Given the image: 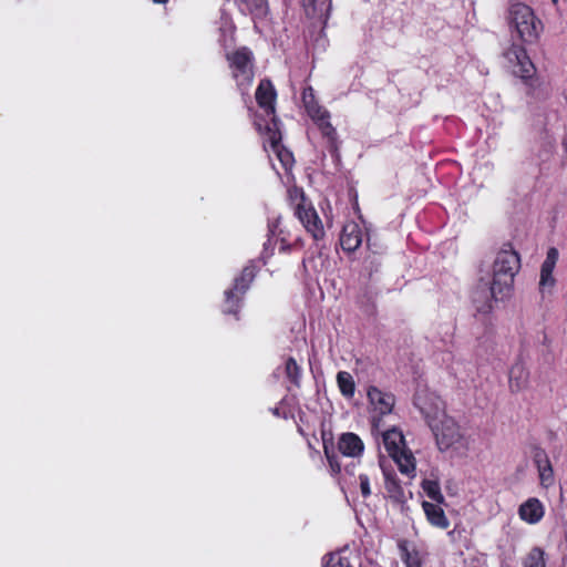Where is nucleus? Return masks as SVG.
Wrapping results in <instances>:
<instances>
[{"mask_svg":"<svg viewBox=\"0 0 567 567\" xmlns=\"http://www.w3.org/2000/svg\"><path fill=\"white\" fill-rule=\"evenodd\" d=\"M520 269V257L513 249H502L493 264V279L489 286V298L482 303L476 305V311L483 315H489L493 309V302H503L512 297L514 289V278Z\"/></svg>","mask_w":567,"mask_h":567,"instance_id":"nucleus-1","label":"nucleus"},{"mask_svg":"<svg viewBox=\"0 0 567 567\" xmlns=\"http://www.w3.org/2000/svg\"><path fill=\"white\" fill-rule=\"evenodd\" d=\"M503 56L511 73L519 79L525 86L527 97L533 101H545L549 97L548 91L544 87V83L537 74L534 62L522 44L512 43L503 52Z\"/></svg>","mask_w":567,"mask_h":567,"instance_id":"nucleus-2","label":"nucleus"},{"mask_svg":"<svg viewBox=\"0 0 567 567\" xmlns=\"http://www.w3.org/2000/svg\"><path fill=\"white\" fill-rule=\"evenodd\" d=\"M301 100L307 114L317 125L322 137L326 140L329 153L332 156H339L338 133L330 122V112L318 103L312 86L303 89Z\"/></svg>","mask_w":567,"mask_h":567,"instance_id":"nucleus-3","label":"nucleus"},{"mask_svg":"<svg viewBox=\"0 0 567 567\" xmlns=\"http://www.w3.org/2000/svg\"><path fill=\"white\" fill-rule=\"evenodd\" d=\"M508 23L525 44L537 43L544 29L542 20L536 17L533 9L518 1L509 6Z\"/></svg>","mask_w":567,"mask_h":567,"instance_id":"nucleus-4","label":"nucleus"},{"mask_svg":"<svg viewBox=\"0 0 567 567\" xmlns=\"http://www.w3.org/2000/svg\"><path fill=\"white\" fill-rule=\"evenodd\" d=\"M287 196L295 216L300 220L307 233L316 241L323 239L326 231L322 220L312 204L307 199L303 189L291 186L287 190Z\"/></svg>","mask_w":567,"mask_h":567,"instance_id":"nucleus-5","label":"nucleus"},{"mask_svg":"<svg viewBox=\"0 0 567 567\" xmlns=\"http://www.w3.org/2000/svg\"><path fill=\"white\" fill-rule=\"evenodd\" d=\"M226 60L238 90L245 93L255 79L252 51L248 47H239L231 52H227Z\"/></svg>","mask_w":567,"mask_h":567,"instance_id":"nucleus-6","label":"nucleus"},{"mask_svg":"<svg viewBox=\"0 0 567 567\" xmlns=\"http://www.w3.org/2000/svg\"><path fill=\"white\" fill-rule=\"evenodd\" d=\"M367 398L371 406V427L373 431H382L384 425L383 417L393 412L395 396L391 392H385L375 385H369Z\"/></svg>","mask_w":567,"mask_h":567,"instance_id":"nucleus-7","label":"nucleus"},{"mask_svg":"<svg viewBox=\"0 0 567 567\" xmlns=\"http://www.w3.org/2000/svg\"><path fill=\"white\" fill-rule=\"evenodd\" d=\"M413 403L424 417L429 427L447 415L445 402L440 395L429 390L416 392Z\"/></svg>","mask_w":567,"mask_h":567,"instance_id":"nucleus-8","label":"nucleus"},{"mask_svg":"<svg viewBox=\"0 0 567 567\" xmlns=\"http://www.w3.org/2000/svg\"><path fill=\"white\" fill-rule=\"evenodd\" d=\"M430 429L435 437L437 449L441 452L450 450L463 440V433L461 432L460 425L449 415L440 420Z\"/></svg>","mask_w":567,"mask_h":567,"instance_id":"nucleus-9","label":"nucleus"},{"mask_svg":"<svg viewBox=\"0 0 567 567\" xmlns=\"http://www.w3.org/2000/svg\"><path fill=\"white\" fill-rule=\"evenodd\" d=\"M248 110L252 116V123L256 131L260 135L267 137V142L269 143L271 151L281 146L282 135L279 128V120L277 115L270 116V121L267 122L264 116L254 112L252 109L249 107Z\"/></svg>","mask_w":567,"mask_h":567,"instance_id":"nucleus-10","label":"nucleus"},{"mask_svg":"<svg viewBox=\"0 0 567 567\" xmlns=\"http://www.w3.org/2000/svg\"><path fill=\"white\" fill-rule=\"evenodd\" d=\"M279 220L269 225V238L268 241L264 245L262 259L269 258L272 256V250L268 251V245L271 244V237L277 236V241L280 243L279 252H290L292 249H301L305 246L303 240L300 237H296L292 241L285 235L282 229L278 230Z\"/></svg>","mask_w":567,"mask_h":567,"instance_id":"nucleus-11","label":"nucleus"},{"mask_svg":"<svg viewBox=\"0 0 567 567\" xmlns=\"http://www.w3.org/2000/svg\"><path fill=\"white\" fill-rule=\"evenodd\" d=\"M255 99L258 106L265 112V115L270 117L276 115V100L277 92L272 82L268 79H262L255 93Z\"/></svg>","mask_w":567,"mask_h":567,"instance_id":"nucleus-12","label":"nucleus"},{"mask_svg":"<svg viewBox=\"0 0 567 567\" xmlns=\"http://www.w3.org/2000/svg\"><path fill=\"white\" fill-rule=\"evenodd\" d=\"M545 512V505L537 497H529L519 505L517 514L526 524L536 525L544 518Z\"/></svg>","mask_w":567,"mask_h":567,"instance_id":"nucleus-13","label":"nucleus"},{"mask_svg":"<svg viewBox=\"0 0 567 567\" xmlns=\"http://www.w3.org/2000/svg\"><path fill=\"white\" fill-rule=\"evenodd\" d=\"M363 234L359 224L348 221L343 225L340 235V245L344 251L353 252L362 244Z\"/></svg>","mask_w":567,"mask_h":567,"instance_id":"nucleus-14","label":"nucleus"},{"mask_svg":"<svg viewBox=\"0 0 567 567\" xmlns=\"http://www.w3.org/2000/svg\"><path fill=\"white\" fill-rule=\"evenodd\" d=\"M382 473L384 476V487L390 499L400 505L406 503L405 492L395 471L392 467L382 466Z\"/></svg>","mask_w":567,"mask_h":567,"instance_id":"nucleus-15","label":"nucleus"},{"mask_svg":"<svg viewBox=\"0 0 567 567\" xmlns=\"http://www.w3.org/2000/svg\"><path fill=\"white\" fill-rule=\"evenodd\" d=\"M338 450L344 456L358 457L362 455L364 451V444L359 435L352 432H347L339 436Z\"/></svg>","mask_w":567,"mask_h":567,"instance_id":"nucleus-16","label":"nucleus"},{"mask_svg":"<svg viewBox=\"0 0 567 567\" xmlns=\"http://www.w3.org/2000/svg\"><path fill=\"white\" fill-rule=\"evenodd\" d=\"M442 504H439L436 502H422V509L425 514L427 523L439 529H447L450 526V520L447 516L445 515V512Z\"/></svg>","mask_w":567,"mask_h":567,"instance_id":"nucleus-17","label":"nucleus"},{"mask_svg":"<svg viewBox=\"0 0 567 567\" xmlns=\"http://www.w3.org/2000/svg\"><path fill=\"white\" fill-rule=\"evenodd\" d=\"M358 557L348 548L330 553L323 557L322 567H355Z\"/></svg>","mask_w":567,"mask_h":567,"instance_id":"nucleus-18","label":"nucleus"},{"mask_svg":"<svg viewBox=\"0 0 567 567\" xmlns=\"http://www.w3.org/2000/svg\"><path fill=\"white\" fill-rule=\"evenodd\" d=\"M401 559L404 563L405 567H422L423 558L421 553L413 546L410 547L408 540L402 539L398 544Z\"/></svg>","mask_w":567,"mask_h":567,"instance_id":"nucleus-19","label":"nucleus"},{"mask_svg":"<svg viewBox=\"0 0 567 567\" xmlns=\"http://www.w3.org/2000/svg\"><path fill=\"white\" fill-rule=\"evenodd\" d=\"M383 443L389 455H394L404 449V436L398 429L382 430Z\"/></svg>","mask_w":567,"mask_h":567,"instance_id":"nucleus-20","label":"nucleus"},{"mask_svg":"<svg viewBox=\"0 0 567 567\" xmlns=\"http://www.w3.org/2000/svg\"><path fill=\"white\" fill-rule=\"evenodd\" d=\"M528 371L522 363H515L509 370V389L512 392H519L527 386Z\"/></svg>","mask_w":567,"mask_h":567,"instance_id":"nucleus-21","label":"nucleus"},{"mask_svg":"<svg viewBox=\"0 0 567 567\" xmlns=\"http://www.w3.org/2000/svg\"><path fill=\"white\" fill-rule=\"evenodd\" d=\"M257 267L250 262L245 266L238 277L235 278L234 288L240 295H245L257 275Z\"/></svg>","mask_w":567,"mask_h":567,"instance_id":"nucleus-22","label":"nucleus"},{"mask_svg":"<svg viewBox=\"0 0 567 567\" xmlns=\"http://www.w3.org/2000/svg\"><path fill=\"white\" fill-rule=\"evenodd\" d=\"M244 296L245 295H240L234 288L226 290L223 312L226 315H233L238 319V313L241 308Z\"/></svg>","mask_w":567,"mask_h":567,"instance_id":"nucleus-23","label":"nucleus"},{"mask_svg":"<svg viewBox=\"0 0 567 567\" xmlns=\"http://www.w3.org/2000/svg\"><path fill=\"white\" fill-rule=\"evenodd\" d=\"M391 457L395 461L402 474H405L408 476H414L415 458L410 451L402 449L396 454L391 455Z\"/></svg>","mask_w":567,"mask_h":567,"instance_id":"nucleus-24","label":"nucleus"},{"mask_svg":"<svg viewBox=\"0 0 567 567\" xmlns=\"http://www.w3.org/2000/svg\"><path fill=\"white\" fill-rule=\"evenodd\" d=\"M337 384L340 393L346 399H352L355 394V382L348 371H339L337 373Z\"/></svg>","mask_w":567,"mask_h":567,"instance_id":"nucleus-25","label":"nucleus"},{"mask_svg":"<svg viewBox=\"0 0 567 567\" xmlns=\"http://www.w3.org/2000/svg\"><path fill=\"white\" fill-rule=\"evenodd\" d=\"M301 6L308 18L321 17L330 8V0H301Z\"/></svg>","mask_w":567,"mask_h":567,"instance_id":"nucleus-26","label":"nucleus"},{"mask_svg":"<svg viewBox=\"0 0 567 567\" xmlns=\"http://www.w3.org/2000/svg\"><path fill=\"white\" fill-rule=\"evenodd\" d=\"M285 375L287 380L296 388L301 385L302 368L295 358L289 357L285 361Z\"/></svg>","mask_w":567,"mask_h":567,"instance_id":"nucleus-27","label":"nucleus"},{"mask_svg":"<svg viewBox=\"0 0 567 567\" xmlns=\"http://www.w3.org/2000/svg\"><path fill=\"white\" fill-rule=\"evenodd\" d=\"M323 441V452L324 456L328 461L330 471L332 474L337 475L341 472V464L339 462V456L334 451L332 439L327 440L324 436L322 437Z\"/></svg>","mask_w":567,"mask_h":567,"instance_id":"nucleus-28","label":"nucleus"},{"mask_svg":"<svg viewBox=\"0 0 567 567\" xmlns=\"http://www.w3.org/2000/svg\"><path fill=\"white\" fill-rule=\"evenodd\" d=\"M522 567H546L545 551L538 546L533 547L522 559Z\"/></svg>","mask_w":567,"mask_h":567,"instance_id":"nucleus-29","label":"nucleus"},{"mask_svg":"<svg viewBox=\"0 0 567 567\" xmlns=\"http://www.w3.org/2000/svg\"><path fill=\"white\" fill-rule=\"evenodd\" d=\"M421 486L424 493L427 495V497L431 498L433 502H436L439 504L445 503L444 495L441 492V486L437 481L423 480Z\"/></svg>","mask_w":567,"mask_h":567,"instance_id":"nucleus-30","label":"nucleus"},{"mask_svg":"<svg viewBox=\"0 0 567 567\" xmlns=\"http://www.w3.org/2000/svg\"><path fill=\"white\" fill-rule=\"evenodd\" d=\"M249 11V13L257 19L265 18L268 13L267 0H240Z\"/></svg>","mask_w":567,"mask_h":567,"instance_id":"nucleus-31","label":"nucleus"},{"mask_svg":"<svg viewBox=\"0 0 567 567\" xmlns=\"http://www.w3.org/2000/svg\"><path fill=\"white\" fill-rule=\"evenodd\" d=\"M272 152L276 154L278 161L282 165L286 172L290 171L295 165V157L290 150L286 146L281 145L277 148H274Z\"/></svg>","mask_w":567,"mask_h":567,"instance_id":"nucleus-32","label":"nucleus"},{"mask_svg":"<svg viewBox=\"0 0 567 567\" xmlns=\"http://www.w3.org/2000/svg\"><path fill=\"white\" fill-rule=\"evenodd\" d=\"M539 475L540 485L545 488L550 487L554 484V470L551 463L540 466L537 468Z\"/></svg>","mask_w":567,"mask_h":567,"instance_id":"nucleus-33","label":"nucleus"},{"mask_svg":"<svg viewBox=\"0 0 567 567\" xmlns=\"http://www.w3.org/2000/svg\"><path fill=\"white\" fill-rule=\"evenodd\" d=\"M558 256H559V252H558L557 248L550 247L547 250L546 258H545L544 262L542 264L540 270L554 272L555 266L558 260Z\"/></svg>","mask_w":567,"mask_h":567,"instance_id":"nucleus-34","label":"nucleus"},{"mask_svg":"<svg viewBox=\"0 0 567 567\" xmlns=\"http://www.w3.org/2000/svg\"><path fill=\"white\" fill-rule=\"evenodd\" d=\"M533 460H534V463L537 468L550 463V460H549L546 451L542 447H536L534 450Z\"/></svg>","mask_w":567,"mask_h":567,"instance_id":"nucleus-35","label":"nucleus"},{"mask_svg":"<svg viewBox=\"0 0 567 567\" xmlns=\"http://www.w3.org/2000/svg\"><path fill=\"white\" fill-rule=\"evenodd\" d=\"M555 278L553 272L540 270V279H539V289L544 292L547 288H553L555 286Z\"/></svg>","mask_w":567,"mask_h":567,"instance_id":"nucleus-36","label":"nucleus"},{"mask_svg":"<svg viewBox=\"0 0 567 567\" xmlns=\"http://www.w3.org/2000/svg\"><path fill=\"white\" fill-rule=\"evenodd\" d=\"M359 482H360V491L361 495L364 498H368L371 496V487H370V477L367 474H360L359 475Z\"/></svg>","mask_w":567,"mask_h":567,"instance_id":"nucleus-37","label":"nucleus"},{"mask_svg":"<svg viewBox=\"0 0 567 567\" xmlns=\"http://www.w3.org/2000/svg\"><path fill=\"white\" fill-rule=\"evenodd\" d=\"M379 267H380V262H379V261H377V259L373 257V258L370 260V271H369V276L371 277L373 271H378V270H379Z\"/></svg>","mask_w":567,"mask_h":567,"instance_id":"nucleus-38","label":"nucleus"},{"mask_svg":"<svg viewBox=\"0 0 567 567\" xmlns=\"http://www.w3.org/2000/svg\"><path fill=\"white\" fill-rule=\"evenodd\" d=\"M468 567H485V565L482 564L481 561L476 560V561H472Z\"/></svg>","mask_w":567,"mask_h":567,"instance_id":"nucleus-39","label":"nucleus"},{"mask_svg":"<svg viewBox=\"0 0 567 567\" xmlns=\"http://www.w3.org/2000/svg\"><path fill=\"white\" fill-rule=\"evenodd\" d=\"M155 3H158V4H165L167 3L169 0H153Z\"/></svg>","mask_w":567,"mask_h":567,"instance_id":"nucleus-40","label":"nucleus"},{"mask_svg":"<svg viewBox=\"0 0 567 567\" xmlns=\"http://www.w3.org/2000/svg\"><path fill=\"white\" fill-rule=\"evenodd\" d=\"M360 567H381V566H380V565H378V564L369 563L368 565H365V566H360Z\"/></svg>","mask_w":567,"mask_h":567,"instance_id":"nucleus-41","label":"nucleus"},{"mask_svg":"<svg viewBox=\"0 0 567 567\" xmlns=\"http://www.w3.org/2000/svg\"><path fill=\"white\" fill-rule=\"evenodd\" d=\"M554 4H557L559 0H551Z\"/></svg>","mask_w":567,"mask_h":567,"instance_id":"nucleus-42","label":"nucleus"},{"mask_svg":"<svg viewBox=\"0 0 567 567\" xmlns=\"http://www.w3.org/2000/svg\"><path fill=\"white\" fill-rule=\"evenodd\" d=\"M563 144H564V145H565V147L567 148V141H566V140L564 141V143H563Z\"/></svg>","mask_w":567,"mask_h":567,"instance_id":"nucleus-43","label":"nucleus"}]
</instances>
